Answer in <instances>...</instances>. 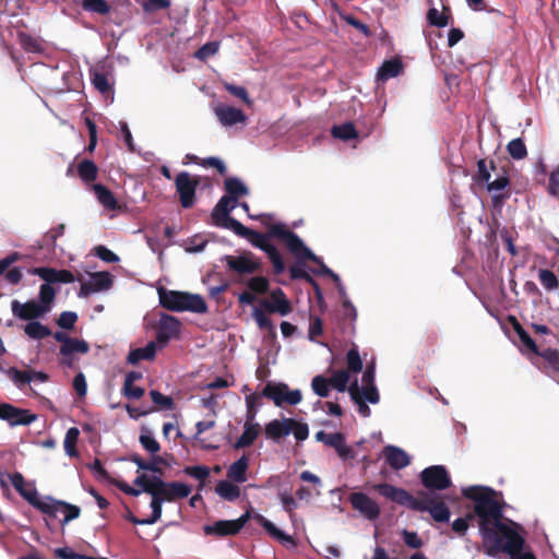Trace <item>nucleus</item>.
<instances>
[{
  "mask_svg": "<svg viewBox=\"0 0 559 559\" xmlns=\"http://www.w3.org/2000/svg\"><path fill=\"white\" fill-rule=\"evenodd\" d=\"M332 136L343 141H350L358 136V132L352 122H344L338 126H333L331 129Z\"/></svg>",
  "mask_w": 559,
  "mask_h": 559,
  "instance_id": "nucleus-35",
  "label": "nucleus"
},
{
  "mask_svg": "<svg viewBox=\"0 0 559 559\" xmlns=\"http://www.w3.org/2000/svg\"><path fill=\"white\" fill-rule=\"evenodd\" d=\"M81 8L85 12L99 15H107L111 11V7L106 0H82Z\"/></svg>",
  "mask_w": 559,
  "mask_h": 559,
  "instance_id": "nucleus-36",
  "label": "nucleus"
},
{
  "mask_svg": "<svg viewBox=\"0 0 559 559\" xmlns=\"http://www.w3.org/2000/svg\"><path fill=\"white\" fill-rule=\"evenodd\" d=\"M403 70L402 61L397 58L386 60L378 70V79L385 81L390 78L397 76Z\"/></svg>",
  "mask_w": 559,
  "mask_h": 559,
  "instance_id": "nucleus-29",
  "label": "nucleus"
},
{
  "mask_svg": "<svg viewBox=\"0 0 559 559\" xmlns=\"http://www.w3.org/2000/svg\"><path fill=\"white\" fill-rule=\"evenodd\" d=\"M3 372L14 382V384L22 389L26 384L31 383V377L28 370L22 371L15 367H10L8 369H2Z\"/></svg>",
  "mask_w": 559,
  "mask_h": 559,
  "instance_id": "nucleus-38",
  "label": "nucleus"
},
{
  "mask_svg": "<svg viewBox=\"0 0 559 559\" xmlns=\"http://www.w3.org/2000/svg\"><path fill=\"white\" fill-rule=\"evenodd\" d=\"M215 115L218 121L225 127L243 123L247 120V116L241 109L227 105L216 107Z\"/></svg>",
  "mask_w": 559,
  "mask_h": 559,
  "instance_id": "nucleus-22",
  "label": "nucleus"
},
{
  "mask_svg": "<svg viewBox=\"0 0 559 559\" xmlns=\"http://www.w3.org/2000/svg\"><path fill=\"white\" fill-rule=\"evenodd\" d=\"M372 490L399 506L407 507L414 511L429 512L436 522H448L450 519V510L441 496L420 491L418 492L419 497L415 498L406 489L388 483L374 484Z\"/></svg>",
  "mask_w": 559,
  "mask_h": 559,
  "instance_id": "nucleus-2",
  "label": "nucleus"
},
{
  "mask_svg": "<svg viewBox=\"0 0 559 559\" xmlns=\"http://www.w3.org/2000/svg\"><path fill=\"white\" fill-rule=\"evenodd\" d=\"M94 191L98 201L108 210L115 211L119 207L118 201L114 193L105 186L97 183L94 185Z\"/></svg>",
  "mask_w": 559,
  "mask_h": 559,
  "instance_id": "nucleus-30",
  "label": "nucleus"
},
{
  "mask_svg": "<svg viewBox=\"0 0 559 559\" xmlns=\"http://www.w3.org/2000/svg\"><path fill=\"white\" fill-rule=\"evenodd\" d=\"M92 82L95 88L100 93H108L111 88L108 79L104 73L95 72L92 76Z\"/></svg>",
  "mask_w": 559,
  "mask_h": 559,
  "instance_id": "nucleus-63",
  "label": "nucleus"
},
{
  "mask_svg": "<svg viewBox=\"0 0 559 559\" xmlns=\"http://www.w3.org/2000/svg\"><path fill=\"white\" fill-rule=\"evenodd\" d=\"M226 197L231 198L234 202H237L239 197L248 194V188L238 178H227L225 180Z\"/></svg>",
  "mask_w": 559,
  "mask_h": 559,
  "instance_id": "nucleus-34",
  "label": "nucleus"
},
{
  "mask_svg": "<svg viewBox=\"0 0 559 559\" xmlns=\"http://www.w3.org/2000/svg\"><path fill=\"white\" fill-rule=\"evenodd\" d=\"M0 419L8 421L12 427L28 426L37 419V415L10 403H0Z\"/></svg>",
  "mask_w": 559,
  "mask_h": 559,
  "instance_id": "nucleus-13",
  "label": "nucleus"
},
{
  "mask_svg": "<svg viewBox=\"0 0 559 559\" xmlns=\"http://www.w3.org/2000/svg\"><path fill=\"white\" fill-rule=\"evenodd\" d=\"M24 333L32 340H43L52 335V331L39 321H31L24 326Z\"/></svg>",
  "mask_w": 559,
  "mask_h": 559,
  "instance_id": "nucleus-32",
  "label": "nucleus"
},
{
  "mask_svg": "<svg viewBox=\"0 0 559 559\" xmlns=\"http://www.w3.org/2000/svg\"><path fill=\"white\" fill-rule=\"evenodd\" d=\"M420 481L431 495L433 491L445 490L452 485L451 477L443 465H432L425 468L420 473Z\"/></svg>",
  "mask_w": 559,
  "mask_h": 559,
  "instance_id": "nucleus-9",
  "label": "nucleus"
},
{
  "mask_svg": "<svg viewBox=\"0 0 559 559\" xmlns=\"http://www.w3.org/2000/svg\"><path fill=\"white\" fill-rule=\"evenodd\" d=\"M249 467V457L242 455L234 462L227 469V477L231 481L242 484L247 480V471Z\"/></svg>",
  "mask_w": 559,
  "mask_h": 559,
  "instance_id": "nucleus-25",
  "label": "nucleus"
},
{
  "mask_svg": "<svg viewBox=\"0 0 559 559\" xmlns=\"http://www.w3.org/2000/svg\"><path fill=\"white\" fill-rule=\"evenodd\" d=\"M66 225L59 224L58 226L51 228L46 235L43 237V241L40 248L55 249L56 242L59 237L64 234Z\"/></svg>",
  "mask_w": 559,
  "mask_h": 559,
  "instance_id": "nucleus-42",
  "label": "nucleus"
},
{
  "mask_svg": "<svg viewBox=\"0 0 559 559\" xmlns=\"http://www.w3.org/2000/svg\"><path fill=\"white\" fill-rule=\"evenodd\" d=\"M383 455L386 463L393 469H402L409 465L411 459L408 454L401 448L394 445H386L383 448Z\"/></svg>",
  "mask_w": 559,
  "mask_h": 559,
  "instance_id": "nucleus-23",
  "label": "nucleus"
},
{
  "mask_svg": "<svg viewBox=\"0 0 559 559\" xmlns=\"http://www.w3.org/2000/svg\"><path fill=\"white\" fill-rule=\"evenodd\" d=\"M264 225L267 228L266 234H262V233L255 231L253 229H250L242 224L236 225L237 230L235 231V234L239 237L246 238L253 247L259 248L260 250L264 251L267 254L271 250H273L275 248L272 243H270L271 238H278L286 243V238L275 235L274 229L282 228L284 231H290V230L286 227V225H284L282 223H276V224L264 223Z\"/></svg>",
  "mask_w": 559,
  "mask_h": 559,
  "instance_id": "nucleus-7",
  "label": "nucleus"
},
{
  "mask_svg": "<svg viewBox=\"0 0 559 559\" xmlns=\"http://www.w3.org/2000/svg\"><path fill=\"white\" fill-rule=\"evenodd\" d=\"M156 355V343L148 342L144 347L130 350L127 361L131 365H136L141 360H152Z\"/></svg>",
  "mask_w": 559,
  "mask_h": 559,
  "instance_id": "nucleus-27",
  "label": "nucleus"
},
{
  "mask_svg": "<svg viewBox=\"0 0 559 559\" xmlns=\"http://www.w3.org/2000/svg\"><path fill=\"white\" fill-rule=\"evenodd\" d=\"M274 234L283 238H286L287 249L299 260H309L319 264L320 270L316 272L320 275L329 276L337 285V289L341 296H345L344 287L341 285L340 276L328 267L320 257L316 255L308 247L305 246L302 240L294 231H284L282 228H275Z\"/></svg>",
  "mask_w": 559,
  "mask_h": 559,
  "instance_id": "nucleus-4",
  "label": "nucleus"
},
{
  "mask_svg": "<svg viewBox=\"0 0 559 559\" xmlns=\"http://www.w3.org/2000/svg\"><path fill=\"white\" fill-rule=\"evenodd\" d=\"M267 258L270 259L273 265V271L275 274H282L285 271V263L276 248H274L267 253Z\"/></svg>",
  "mask_w": 559,
  "mask_h": 559,
  "instance_id": "nucleus-61",
  "label": "nucleus"
},
{
  "mask_svg": "<svg viewBox=\"0 0 559 559\" xmlns=\"http://www.w3.org/2000/svg\"><path fill=\"white\" fill-rule=\"evenodd\" d=\"M427 21L430 25L437 27H445L449 23V17L438 11L436 8H431L427 12Z\"/></svg>",
  "mask_w": 559,
  "mask_h": 559,
  "instance_id": "nucleus-53",
  "label": "nucleus"
},
{
  "mask_svg": "<svg viewBox=\"0 0 559 559\" xmlns=\"http://www.w3.org/2000/svg\"><path fill=\"white\" fill-rule=\"evenodd\" d=\"M150 395H151L154 404L159 406V408H162V409H173L174 408L175 403L170 396H166L157 390H151Z\"/></svg>",
  "mask_w": 559,
  "mask_h": 559,
  "instance_id": "nucleus-55",
  "label": "nucleus"
},
{
  "mask_svg": "<svg viewBox=\"0 0 559 559\" xmlns=\"http://www.w3.org/2000/svg\"><path fill=\"white\" fill-rule=\"evenodd\" d=\"M151 496H152V500H151L152 514L148 518L144 519V522H147V525H152L160 519L162 506L164 502L156 495L153 493Z\"/></svg>",
  "mask_w": 559,
  "mask_h": 559,
  "instance_id": "nucleus-54",
  "label": "nucleus"
},
{
  "mask_svg": "<svg viewBox=\"0 0 559 559\" xmlns=\"http://www.w3.org/2000/svg\"><path fill=\"white\" fill-rule=\"evenodd\" d=\"M158 297L160 306L169 311H191L195 313H205L207 311L204 298L198 294L160 288Z\"/></svg>",
  "mask_w": 559,
  "mask_h": 559,
  "instance_id": "nucleus-5",
  "label": "nucleus"
},
{
  "mask_svg": "<svg viewBox=\"0 0 559 559\" xmlns=\"http://www.w3.org/2000/svg\"><path fill=\"white\" fill-rule=\"evenodd\" d=\"M538 280L543 287L548 292L555 290L559 286V280L557 275L552 271L547 269L539 270Z\"/></svg>",
  "mask_w": 559,
  "mask_h": 559,
  "instance_id": "nucleus-45",
  "label": "nucleus"
},
{
  "mask_svg": "<svg viewBox=\"0 0 559 559\" xmlns=\"http://www.w3.org/2000/svg\"><path fill=\"white\" fill-rule=\"evenodd\" d=\"M154 495L159 497L164 502H171L177 499H185L191 493V487L178 481H164L160 477L156 483Z\"/></svg>",
  "mask_w": 559,
  "mask_h": 559,
  "instance_id": "nucleus-14",
  "label": "nucleus"
},
{
  "mask_svg": "<svg viewBox=\"0 0 559 559\" xmlns=\"http://www.w3.org/2000/svg\"><path fill=\"white\" fill-rule=\"evenodd\" d=\"M250 518V513L246 512L237 520H219L213 525H205V535H215L218 537L234 536L238 534L241 528L246 525Z\"/></svg>",
  "mask_w": 559,
  "mask_h": 559,
  "instance_id": "nucleus-12",
  "label": "nucleus"
},
{
  "mask_svg": "<svg viewBox=\"0 0 559 559\" xmlns=\"http://www.w3.org/2000/svg\"><path fill=\"white\" fill-rule=\"evenodd\" d=\"M159 479V477H148L146 474H141L134 479V485L140 486L142 488V491L153 495L156 489V483Z\"/></svg>",
  "mask_w": 559,
  "mask_h": 559,
  "instance_id": "nucleus-49",
  "label": "nucleus"
},
{
  "mask_svg": "<svg viewBox=\"0 0 559 559\" xmlns=\"http://www.w3.org/2000/svg\"><path fill=\"white\" fill-rule=\"evenodd\" d=\"M112 285V276L109 272H95L91 274L88 282H83L79 290V297L85 298L93 293L107 290Z\"/></svg>",
  "mask_w": 559,
  "mask_h": 559,
  "instance_id": "nucleus-17",
  "label": "nucleus"
},
{
  "mask_svg": "<svg viewBox=\"0 0 559 559\" xmlns=\"http://www.w3.org/2000/svg\"><path fill=\"white\" fill-rule=\"evenodd\" d=\"M270 299L261 300V307L267 313H278L281 316H287L293 311L292 305L287 299L285 293L281 288L274 289Z\"/></svg>",
  "mask_w": 559,
  "mask_h": 559,
  "instance_id": "nucleus-18",
  "label": "nucleus"
},
{
  "mask_svg": "<svg viewBox=\"0 0 559 559\" xmlns=\"http://www.w3.org/2000/svg\"><path fill=\"white\" fill-rule=\"evenodd\" d=\"M288 418L273 419L265 425L264 431L269 439L278 441L281 438L290 433V426L287 423Z\"/></svg>",
  "mask_w": 559,
  "mask_h": 559,
  "instance_id": "nucleus-24",
  "label": "nucleus"
},
{
  "mask_svg": "<svg viewBox=\"0 0 559 559\" xmlns=\"http://www.w3.org/2000/svg\"><path fill=\"white\" fill-rule=\"evenodd\" d=\"M140 444L144 450L152 454H156L160 451V445L158 441L152 436L148 429H142V432L139 437Z\"/></svg>",
  "mask_w": 559,
  "mask_h": 559,
  "instance_id": "nucleus-44",
  "label": "nucleus"
},
{
  "mask_svg": "<svg viewBox=\"0 0 559 559\" xmlns=\"http://www.w3.org/2000/svg\"><path fill=\"white\" fill-rule=\"evenodd\" d=\"M507 151L515 160L524 159L527 156L526 145L521 138L511 140L507 145Z\"/></svg>",
  "mask_w": 559,
  "mask_h": 559,
  "instance_id": "nucleus-40",
  "label": "nucleus"
},
{
  "mask_svg": "<svg viewBox=\"0 0 559 559\" xmlns=\"http://www.w3.org/2000/svg\"><path fill=\"white\" fill-rule=\"evenodd\" d=\"M225 90L231 94L233 96L241 99L245 104L247 105H251L252 104V100L250 99L249 95H248V92L245 87L242 86H238V85H235V84H230V83H226L225 84Z\"/></svg>",
  "mask_w": 559,
  "mask_h": 559,
  "instance_id": "nucleus-59",
  "label": "nucleus"
},
{
  "mask_svg": "<svg viewBox=\"0 0 559 559\" xmlns=\"http://www.w3.org/2000/svg\"><path fill=\"white\" fill-rule=\"evenodd\" d=\"M237 202H234L229 197H222L219 201L216 203L212 211V221L213 224L217 227L230 229L234 233L237 230L236 225L241 224L236 218L231 217L229 214L235 209Z\"/></svg>",
  "mask_w": 559,
  "mask_h": 559,
  "instance_id": "nucleus-11",
  "label": "nucleus"
},
{
  "mask_svg": "<svg viewBox=\"0 0 559 559\" xmlns=\"http://www.w3.org/2000/svg\"><path fill=\"white\" fill-rule=\"evenodd\" d=\"M254 520L266 531V533L274 539H276L286 549L293 550L297 548L296 539L275 526L270 520L264 518L262 514H255Z\"/></svg>",
  "mask_w": 559,
  "mask_h": 559,
  "instance_id": "nucleus-20",
  "label": "nucleus"
},
{
  "mask_svg": "<svg viewBox=\"0 0 559 559\" xmlns=\"http://www.w3.org/2000/svg\"><path fill=\"white\" fill-rule=\"evenodd\" d=\"M261 395L272 400L276 406H283L284 404L297 405L302 399L300 390H289L285 383L272 382L265 384Z\"/></svg>",
  "mask_w": 559,
  "mask_h": 559,
  "instance_id": "nucleus-8",
  "label": "nucleus"
},
{
  "mask_svg": "<svg viewBox=\"0 0 559 559\" xmlns=\"http://www.w3.org/2000/svg\"><path fill=\"white\" fill-rule=\"evenodd\" d=\"M330 385L338 392H345L349 381V373L345 369L335 371L329 379Z\"/></svg>",
  "mask_w": 559,
  "mask_h": 559,
  "instance_id": "nucleus-46",
  "label": "nucleus"
},
{
  "mask_svg": "<svg viewBox=\"0 0 559 559\" xmlns=\"http://www.w3.org/2000/svg\"><path fill=\"white\" fill-rule=\"evenodd\" d=\"M330 381L323 376H316L311 381L313 392L320 397H328L330 394Z\"/></svg>",
  "mask_w": 559,
  "mask_h": 559,
  "instance_id": "nucleus-48",
  "label": "nucleus"
},
{
  "mask_svg": "<svg viewBox=\"0 0 559 559\" xmlns=\"http://www.w3.org/2000/svg\"><path fill=\"white\" fill-rule=\"evenodd\" d=\"M56 298V290L51 286V284H48L47 282L43 285H40L39 288V304L45 307H50Z\"/></svg>",
  "mask_w": 559,
  "mask_h": 559,
  "instance_id": "nucleus-50",
  "label": "nucleus"
},
{
  "mask_svg": "<svg viewBox=\"0 0 559 559\" xmlns=\"http://www.w3.org/2000/svg\"><path fill=\"white\" fill-rule=\"evenodd\" d=\"M489 169H496L495 160H490L489 166L487 165V162L484 158L477 162V173L474 179L478 185L487 183L490 180L491 175Z\"/></svg>",
  "mask_w": 559,
  "mask_h": 559,
  "instance_id": "nucleus-39",
  "label": "nucleus"
},
{
  "mask_svg": "<svg viewBox=\"0 0 559 559\" xmlns=\"http://www.w3.org/2000/svg\"><path fill=\"white\" fill-rule=\"evenodd\" d=\"M11 311L14 317L24 320V321H37V319L43 318L50 311V307H43L36 300H28L24 304L19 300H13L11 302Z\"/></svg>",
  "mask_w": 559,
  "mask_h": 559,
  "instance_id": "nucleus-15",
  "label": "nucleus"
},
{
  "mask_svg": "<svg viewBox=\"0 0 559 559\" xmlns=\"http://www.w3.org/2000/svg\"><path fill=\"white\" fill-rule=\"evenodd\" d=\"M78 321V314L73 311H63L58 320L57 324L64 330H72L75 322Z\"/></svg>",
  "mask_w": 559,
  "mask_h": 559,
  "instance_id": "nucleus-58",
  "label": "nucleus"
},
{
  "mask_svg": "<svg viewBox=\"0 0 559 559\" xmlns=\"http://www.w3.org/2000/svg\"><path fill=\"white\" fill-rule=\"evenodd\" d=\"M354 510L369 521H376L381 513L379 504L364 492H353L348 496Z\"/></svg>",
  "mask_w": 559,
  "mask_h": 559,
  "instance_id": "nucleus-16",
  "label": "nucleus"
},
{
  "mask_svg": "<svg viewBox=\"0 0 559 559\" xmlns=\"http://www.w3.org/2000/svg\"><path fill=\"white\" fill-rule=\"evenodd\" d=\"M247 286L252 293L265 294L270 288V282L264 276H254L247 282Z\"/></svg>",
  "mask_w": 559,
  "mask_h": 559,
  "instance_id": "nucleus-52",
  "label": "nucleus"
},
{
  "mask_svg": "<svg viewBox=\"0 0 559 559\" xmlns=\"http://www.w3.org/2000/svg\"><path fill=\"white\" fill-rule=\"evenodd\" d=\"M216 493L227 500L235 501L240 497V488L228 480H219L215 487Z\"/></svg>",
  "mask_w": 559,
  "mask_h": 559,
  "instance_id": "nucleus-31",
  "label": "nucleus"
},
{
  "mask_svg": "<svg viewBox=\"0 0 559 559\" xmlns=\"http://www.w3.org/2000/svg\"><path fill=\"white\" fill-rule=\"evenodd\" d=\"M94 250H95V254L100 260H103L107 263H116L119 261V257L105 246H97Z\"/></svg>",
  "mask_w": 559,
  "mask_h": 559,
  "instance_id": "nucleus-64",
  "label": "nucleus"
},
{
  "mask_svg": "<svg viewBox=\"0 0 559 559\" xmlns=\"http://www.w3.org/2000/svg\"><path fill=\"white\" fill-rule=\"evenodd\" d=\"M465 498L474 502V515L478 519L484 552L498 557L506 552L510 559H536L532 551H524L525 539L519 533L521 526L510 521L503 523V506L498 501V492L490 487L469 486L462 490Z\"/></svg>",
  "mask_w": 559,
  "mask_h": 559,
  "instance_id": "nucleus-1",
  "label": "nucleus"
},
{
  "mask_svg": "<svg viewBox=\"0 0 559 559\" xmlns=\"http://www.w3.org/2000/svg\"><path fill=\"white\" fill-rule=\"evenodd\" d=\"M342 19L350 26L355 27L357 31L362 33L365 36L369 37L371 36V31L368 25L359 21L356 16L352 14H344L342 15Z\"/></svg>",
  "mask_w": 559,
  "mask_h": 559,
  "instance_id": "nucleus-60",
  "label": "nucleus"
},
{
  "mask_svg": "<svg viewBox=\"0 0 559 559\" xmlns=\"http://www.w3.org/2000/svg\"><path fill=\"white\" fill-rule=\"evenodd\" d=\"M260 431L261 426L259 424L245 423L243 432L235 442L234 448L238 450L250 447L260 435Z\"/></svg>",
  "mask_w": 559,
  "mask_h": 559,
  "instance_id": "nucleus-26",
  "label": "nucleus"
},
{
  "mask_svg": "<svg viewBox=\"0 0 559 559\" xmlns=\"http://www.w3.org/2000/svg\"><path fill=\"white\" fill-rule=\"evenodd\" d=\"M224 261L228 270L238 275H250L262 270L261 261L250 251H245L240 255H225Z\"/></svg>",
  "mask_w": 559,
  "mask_h": 559,
  "instance_id": "nucleus-10",
  "label": "nucleus"
},
{
  "mask_svg": "<svg viewBox=\"0 0 559 559\" xmlns=\"http://www.w3.org/2000/svg\"><path fill=\"white\" fill-rule=\"evenodd\" d=\"M200 166L205 168L213 167L218 171L219 175H225L227 171L225 164L218 157L214 156L201 158Z\"/></svg>",
  "mask_w": 559,
  "mask_h": 559,
  "instance_id": "nucleus-62",
  "label": "nucleus"
},
{
  "mask_svg": "<svg viewBox=\"0 0 559 559\" xmlns=\"http://www.w3.org/2000/svg\"><path fill=\"white\" fill-rule=\"evenodd\" d=\"M183 473L200 480L201 483H204L210 475V469L204 465L187 466L185 467Z\"/></svg>",
  "mask_w": 559,
  "mask_h": 559,
  "instance_id": "nucleus-57",
  "label": "nucleus"
},
{
  "mask_svg": "<svg viewBox=\"0 0 559 559\" xmlns=\"http://www.w3.org/2000/svg\"><path fill=\"white\" fill-rule=\"evenodd\" d=\"M32 274L39 276L43 281L48 284L55 283H73L75 277L69 270H56L52 267H34L31 271Z\"/></svg>",
  "mask_w": 559,
  "mask_h": 559,
  "instance_id": "nucleus-21",
  "label": "nucleus"
},
{
  "mask_svg": "<svg viewBox=\"0 0 559 559\" xmlns=\"http://www.w3.org/2000/svg\"><path fill=\"white\" fill-rule=\"evenodd\" d=\"M347 371L358 373L362 370V360L360 358L358 348L353 345L346 354Z\"/></svg>",
  "mask_w": 559,
  "mask_h": 559,
  "instance_id": "nucleus-41",
  "label": "nucleus"
},
{
  "mask_svg": "<svg viewBox=\"0 0 559 559\" xmlns=\"http://www.w3.org/2000/svg\"><path fill=\"white\" fill-rule=\"evenodd\" d=\"M252 317L260 330H267L271 334H275V326L262 307L254 308Z\"/></svg>",
  "mask_w": 559,
  "mask_h": 559,
  "instance_id": "nucleus-43",
  "label": "nucleus"
},
{
  "mask_svg": "<svg viewBox=\"0 0 559 559\" xmlns=\"http://www.w3.org/2000/svg\"><path fill=\"white\" fill-rule=\"evenodd\" d=\"M287 423L290 426V432L294 433L297 441H304L308 438L309 428L306 423H300L294 418H288Z\"/></svg>",
  "mask_w": 559,
  "mask_h": 559,
  "instance_id": "nucleus-51",
  "label": "nucleus"
},
{
  "mask_svg": "<svg viewBox=\"0 0 559 559\" xmlns=\"http://www.w3.org/2000/svg\"><path fill=\"white\" fill-rule=\"evenodd\" d=\"M76 171L83 182L90 183L97 179L98 167L93 160L85 158L78 164Z\"/></svg>",
  "mask_w": 559,
  "mask_h": 559,
  "instance_id": "nucleus-28",
  "label": "nucleus"
},
{
  "mask_svg": "<svg viewBox=\"0 0 559 559\" xmlns=\"http://www.w3.org/2000/svg\"><path fill=\"white\" fill-rule=\"evenodd\" d=\"M80 431L76 427L70 428L64 438L63 447L64 451L69 456L76 457L79 452L76 450V443L79 440Z\"/></svg>",
  "mask_w": 559,
  "mask_h": 559,
  "instance_id": "nucleus-37",
  "label": "nucleus"
},
{
  "mask_svg": "<svg viewBox=\"0 0 559 559\" xmlns=\"http://www.w3.org/2000/svg\"><path fill=\"white\" fill-rule=\"evenodd\" d=\"M218 41H209L197 50L195 58L200 60H206L207 58L214 56L218 51Z\"/></svg>",
  "mask_w": 559,
  "mask_h": 559,
  "instance_id": "nucleus-56",
  "label": "nucleus"
},
{
  "mask_svg": "<svg viewBox=\"0 0 559 559\" xmlns=\"http://www.w3.org/2000/svg\"><path fill=\"white\" fill-rule=\"evenodd\" d=\"M180 332V321L168 314H164L158 323L156 330V344L160 347L165 346L173 337H176Z\"/></svg>",
  "mask_w": 559,
  "mask_h": 559,
  "instance_id": "nucleus-19",
  "label": "nucleus"
},
{
  "mask_svg": "<svg viewBox=\"0 0 559 559\" xmlns=\"http://www.w3.org/2000/svg\"><path fill=\"white\" fill-rule=\"evenodd\" d=\"M534 355L542 357L554 370L559 371V349L557 348H545L539 349Z\"/></svg>",
  "mask_w": 559,
  "mask_h": 559,
  "instance_id": "nucleus-47",
  "label": "nucleus"
},
{
  "mask_svg": "<svg viewBox=\"0 0 559 559\" xmlns=\"http://www.w3.org/2000/svg\"><path fill=\"white\" fill-rule=\"evenodd\" d=\"M203 183L210 186V178L191 175L188 171H180L175 177V188L180 205L183 209H191L197 201V188Z\"/></svg>",
  "mask_w": 559,
  "mask_h": 559,
  "instance_id": "nucleus-6",
  "label": "nucleus"
},
{
  "mask_svg": "<svg viewBox=\"0 0 559 559\" xmlns=\"http://www.w3.org/2000/svg\"><path fill=\"white\" fill-rule=\"evenodd\" d=\"M88 350L90 345L86 341L73 337H70L66 345L60 346L61 356H69V354L73 355L74 353L87 354Z\"/></svg>",
  "mask_w": 559,
  "mask_h": 559,
  "instance_id": "nucleus-33",
  "label": "nucleus"
},
{
  "mask_svg": "<svg viewBox=\"0 0 559 559\" xmlns=\"http://www.w3.org/2000/svg\"><path fill=\"white\" fill-rule=\"evenodd\" d=\"M14 489L35 509L46 514L51 519H56L58 513H63L64 516L61 521L62 526L70 521L75 520L81 514V509L78 506L71 504L66 501L57 500L52 497L39 498L37 489L34 484L26 483L24 476L15 472L9 476Z\"/></svg>",
  "mask_w": 559,
  "mask_h": 559,
  "instance_id": "nucleus-3",
  "label": "nucleus"
}]
</instances>
